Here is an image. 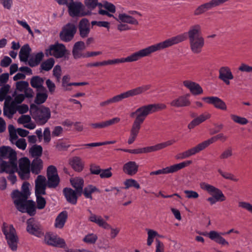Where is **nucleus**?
I'll return each instance as SVG.
<instances>
[{
  "mask_svg": "<svg viewBox=\"0 0 252 252\" xmlns=\"http://www.w3.org/2000/svg\"><path fill=\"white\" fill-rule=\"evenodd\" d=\"M90 215L88 220L91 222L96 223L99 227H102L105 229H110V237L112 239H114L120 232V229L118 228H113L101 216L95 215L91 211H89Z\"/></svg>",
  "mask_w": 252,
  "mask_h": 252,
  "instance_id": "8",
  "label": "nucleus"
},
{
  "mask_svg": "<svg viewBox=\"0 0 252 252\" xmlns=\"http://www.w3.org/2000/svg\"><path fill=\"white\" fill-rule=\"evenodd\" d=\"M191 160H186L183 162L173 164L170 166L166 167L161 169L151 172L150 175H159V174H167L173 173L178 171L179 170L189 166L192 163Z\"/></svg>",
  "mask_w": 252,
  "mask_h": 252,
  "instance_id": "10",
  "label": "nucleus"
},
{
  "mask_svg": "<svg viewBox=\"0 0 252 252\" xmlns=\"http://www.w3.org/2000/svg\"><path fill=\"white\" fill-rule=\"evenodd\" d=\"M0 101H2L4 99H7L6 98V95L8 93L10 89V86L8 84H6L5 85H3L0 86Z\"/></svg>",
  "mask_w": 252,
  "mask_h": 252,
  "instance_id": "52",
  "label": "nucleus"
},
{
  "mask_svg": "<svg viewBox=\"0 0 252 252\" xmlns=\"http://www.w3.org/2000/svg\"><path fill=\"white\" fill-rule=\"evenodd\" d=\"M27 224V231L30 234L37 237H41L44 235L42 226L39 222L35 221L33 218L28 220Z\"/></svg>",
  "mask_w": 252,
  "mask_h": 252,
  "instance_id": "16",
  "label": "nucleus"
},
{
  "mask_svg": "<svg viewBox=\"0 0 252 252\" xmlns=\"http://www.w3.org/2000/svg\"><path fill=\"white\" fill-rule=\"evenodd\" d=\"M84 3L86 7L91 11L94 9L97 6L100 5L98 0H84Z\"/></svg>",
  "mask_w": 252,
  "mask_h": 252,
  "instance_id": "57",
  "label": "nucleus"
},
{
  "mask_svg": "<svg viewBox=\"0 0 252 252\" xmlns=\"http://www.w3.org/2000/svg\"><path fill=\"white\" fill-rule=\"evenodd\" d=\"M208 147L206 140L197 144L196 146L190 148L194 155L199 153Z\"/></svg>",
  "mask_w": 252,
  "mask_h": 252,
  "instance_id": "47",
  "label": "nucleus"
},
{
  "mask_svg": "<svg viewBox=\"0 0 252 252\" xmlns=\"http://www.w3.org/2000/svg\"><path fill=\"white\" fill-rule=\"evenodd\" d=\"M238 206L240 208L246 209L252 214V205L251 203L245 201H239Z\"/></svg>",
  "mask_w": 252,
  "mask_h": 252,
  "instance_id": "61",
  "label": "nucleus"
},
{
  "mask_svg": "<svg viewBox=\"0 0 252 252\" xmlns=\"http://www.w3.org/2000/svg\"><path fill=\"white\" fill-rule=\"evenodd\" d=\"M138 165L135 161H130L125 163L123 168L125 173L133 176L136 174L138 171Z\"/></svg>",
  "mask_w": 252,
  "mask_h": 252,
  "instance_id": "33",
  "label": "nucleus"
},
{
  "mask_svg": "<svg viewBox=\"0 0 252 252\" xmlns=\"http://www.w3.org/2000/svg\"><path fill=\"white\" fill-rule=\"evenodd\" d=\"M42 93H38L36 94L34 102L37 104H40L44 103L47 98L48 94L46 90Z\"/></svg>",
  "mask_w": 252,
  "mask_h": 252,
  "instance_id": "51",
  "label": "nucleus"
},
{
  "mask_svg": "<svg viewBox=\"0 0 252 252\" xmlns=\"http://www.w3.org/2000/svg\"><path fill=\"white\" fill-rule=\"evenodd\" d=\"M31 49L28 44L23 46L19 52V58L21 62H26L29 57Z\"/></svg>",
  "mask_w": 252,
  "mask_h": 252,
  "instance_id": "42",
  "label": "nucleus"
},
{
  "mask_svg": "<svg viewBox=\"0 0 252 252\" xmlns=\"http://www.w3.org/2000/svg\"><path fill=\"white\" fill-rule=\"evenodd\" d=\"M200 187L202 189L213 195L207 199L210 204L213 205L218 201L222 202L226 200V197L222 191L215 186L205 182H202L200 183Z\"/></svg>",
  "mask_w": 252,
  "mask_h": 252,
  "instance_id": "7",
  "label": "nucleus"
},
{
  "mask_svg": "<svg viewBox=\"0 0 252 252\" xmlns=\"http://www.w3.org/2000/svg\"><path fill=\"white\" fill-rule=\"evenodd\" d=\"M43 57L44 54L41 52L32 56L28 61L29 65L32 67L36 66L41 61Z\"/></svg>",
  "mask_w": 252,
  "mask_h": 252,
  "instance_id": "43",
  "label": "nucleus"
},
{
  "mask_svg": "<svg viewBox=\"0 0 252 252\" xmlns=\"http://www.w3.org/2000/svg\"><path fill=\"white\" fill-rule=\"evenodd\" d=\"M29 83L27 81H18L16 83V89L20 92H32V89L29 88Z\"/></svg>",
  "mask_w": 252,
  "mask_h": 252,
  "instance_id": "46",
  "label": "nucleus"
},
{
  "mask_svg": "<svg viewBox=\"0 0 252 252\" xmlns=\"http://www.w3.org/2000/svg\"><path fill=\"white\" fill-rule=\"evenodd\" d=\"M227 139V137L224 135L223 133H220L215 136L211 137L210 139L206 140V142L208 146L216 142L217 140H220L222 142L225 141Z\"/></svg>",
  "mask_w": 252,
  "mask_h": 252,
  "instance_id": "49",
  "label": "nucleus"
},
{
  "mask_svg": "<svg viewBox=\"0 0 252 252\" xmlns=\"http://www.w3.org/2000/svg\"><path fill=\"white\" fill-rule=\"evenodd\" d=\"M211 115L208 112H204L197 117L192 120L188 125V127L189 129H193L196 126L211 118Z\"/></svg>",
  "mask_w": 252,
  "mask_h": 252,
  "instance_id": "30",
  "label": "nucleus"
},
{
  "mask_svg": "<svg viewBox=\"0 0 252 252\" xmlns=\"http://www.w3.org/2000/svg\"><path fill=\"white\" fill-rule=\"evenodd\" d=\"M17 111V108L16 107V104H14V102L9 103L8 99H6L3 107V115L7 117L9 119H11Z\"/></svg>",
  "mask_w": 252,
  "mask_h": 252,
  "instance_id": "29",
  "label": "nucleus"
},
{
  "mask_svg": "<svg viewBox=\"0 0 252 252\" xmlns=\"http://www.w3.org/2000/svg\"><path fill=\"white\" fill-rule=\"evenodd\" d=\"M189 94L179 96L172 100L169 104L173 107L180 108L190 106L191 102L189 99Z\"/></svg>",
  "mask_w": 252,
  "mask_h": 252,
  "instance_id": "20",
  "label": "nucleus"
},
{
  "mask_svg": "<svg viewBox=\"0 0 252 252\" xmlns=\"http://www.w3.org/2000/svg\"><path fill=\"white\" fill-rule=\"evenodd\" d=\"M43 168V161L38 158H35L31 162V171L35 175H37L41 172Z\"/></svg>",
  "mask_w": 252,
  "mask_h": 252,
  "instance_id": "39",
  "label": "nucleus"
},
{
  "mask_svg": "<svg viewBox=\"0 0 252 252\" xmlns=\"http://www.w3.org/2000/svg\"><path fill=\"white\" fill-rule=\"evenodd\" d=\"M17 172L21 179L28 180L30 177L31 161L26 157L20 158L12 162L5 172Z\"/></svg>",
  "mask_w": 252,
  "mask_h": 252,
  "instance_id": "4",
  "label": "nucleus"
},
{
  "mask_svg": "<svg viewBox=\"0 0 252 252\" xmlns=\"http://www.w3.org/2000/svg\"><path fill=\"white\" fill-rule=\"evenodd\" d=\"M116 12L115 6L107 1H104L102 4L100 3L99 5V10L98 13L102 15H107L109 17L115 18V16L112 14Z\"/></svg>",
  "mask_w": 252,
  "mask_h": 252,
  "instance_id": "21",
  "label": "nucleus"
},
{
  "mask_svg": "<svg viewBox=\"0 0 252 252\" xmlns=\"http://www.w3.org/2000/svg\"><path fill=\"white\" fill-rule=\"evenodd\" d=\"M112 102V104L116 103L122 101L123 99H126L127 96L126 92H124L119 94L116 95L111 98H110Z\"/></svg>",
  "mask_w": 252,
  "mask_h": 252,
  "instance_id": "58",
  "label": "nucleus"
},
{
  "mask_svg": "<svg viewBox=\"0 0 252 252\" xmlns=\"http://www.w3.org/2000/svg\"><path fill=\"white\" fill-rule=\"evenodd\" d=\"M63 192L66 200L72 204H76L77 201V192L70 188H64Z\"/></svg>",
  "mask_w": 252,
  "mask_h": 252,
  "instance_id": "36",
  "label": "nucleus"
},
{
  "mask_svg": "<svg viewBox=\"0 0 252 252\" xmlns=\"http://www.w3.org/2000/svg\"><path fill=\"white\" fill-rule=\"evenodd\" d=\"M231 119L236 123L244 125L248 123V120L244 118L236 115L232 114L230 115Z\"/></svg>",
  "mask_w": 252,
  "mask_h": 252,
  "instance_id": "54",
  "label": "nucleus"
},
{
  "mask_svg": "<svg viewBox=\"0 0 252 252\" xmlns=\"http://www.w3.org/2000/svg\"><path fill=\"white\" fill-rule=\"evenodd\" d=\"M30 184L24 182L22 186V191L15 190L12 193V197L17 209L22 213H27L31 216H34L36 213L35 202L27 200L30 195Z\"/></svg>",
  "mask_w": 252,
  "mask_h": 252,
  "instance_id": "2",
  "label": "nucleus"
},
{
  "mask_svg": "<svg viewBox=\"0 0 252 252\" xmlns=\"http://www.w3.org/2000/svg\"><path fill=\"white\" fill-rule=\"evenodd\" d=\"M142 124L133 121L131 128L130 130V136L128 138L127 143L128 144H132L135 140L141 128Z\"/></svg>",
  "mask_w": 252,
  "mask_h": 252,
  "instance_id": "32",
  "label": "nucleus"
},
{
  "mask_svg": "<svg viewBox=\"0 0 252 252\" xmlns=\"http://www.w3.org/2000/svg\"><path fill=\"white\" fill-rule=\"evenodd\" d=\"M97 239V236L96 234L94 233L88 234L86 235L83 241L88 244H94Z\"/></svg>",
  "mask_w": 252,
  "mask_h": 252,
  "instance_id": "56",
  "label": "nucleus"
},
{
  "mask_svg": "<svg viewBox=\"0 0 252 252\" xmlns=\"http://www.w3.org/2000/svg\"><path fill=\"white\" fill-rule=\"evenodd\" d=\"M202 99L207 103L212 104L214 106L218 109L221 110H226L227 106L225 103L220 98L217 96L204 97Z\"/></svg>",
  "mask_w": 252,
  "mask_h": 252,
  "instance_id": "22",
  "label": "nucleus"
},
{
  "mask_svg": "<svg viewBox=\"0 0 252 252\" xmlns=\"http://www.w3.org/2000/svg\"><path fill=\"white\" fill-rule=\"evenodd\" d=\"M176 142L175 140H170L165 142L159 143L154 146L145 147L146 153L154 152L160 150L166 147L172 145Z\"/></svg>",
  "mask_w": 252,
  "mask_h": 252,
  "instance_id": "34",
  "label": "nucleus"
},
{
  "mask_svg": "<svg viewBox=\"0 0 252 252\" xmlns=\"http://www.w3.org/2000/svg\"><path fill=\"white\" fill-rule=\"evenodd\" d=\"M78 29L82 38L87 37L91 30L89 21L86 18L81 19L79 23Z\"/></svg>",
  "mask_w": 252,
  "mask_h": 252,
  "instance_id": "26",
  "label": "nucleus"
},
{
  "mask_svg": "<svg viewBox=\"0 0 252 252\" xmlns=\"http://www.w3.org/2000/svg\"><path fill=\"white\" fill-rule=\"evenodd\" d=\"M44 82V80L43 78L35 76L31 78L30 83L32 87L36 89L37 91H45L46 89L43 86Z\"/></svg>",
  "mask_w": 252,
  "mask_h": 252,
  "instance_id": "40",
  "label": "nucleus"
},
{
  "mask_svg": "<svg viewBox=\"0 0 252 252\" xmlns=\"http://www.w3.org/2000/svg\"><path fill=\"white\" fill-rule=\"evenodd\" d=\"M233 156V150L231 147L225 149L220 155V158L225 160L231 158Z\"/></svg>",
  "mask_w": 252,
  "mask_h": 252,
  "instance_id": "55",
  "label": "nucleus"
},
{
  "mask_svg": "<svg viewBox=\"0 0 252 252\" xmlns=\"http://www.w3.org/2000/svg\"><path fill=\"white\" fill-rule=\"evenodd\" d=\"M67 50L65 46L61 43H57L51 45L46 50L45 54L48 56H52L56 58H61L66 54Z\"/></svg>",
  "mask_w": 252,
  "mask_h": 252,
  "instance_id": "15",
  "label": "nucleus"
},
{
  "mask_svg": "<svg viewBox=\"0 0 252 252\" xmlns=\"http://www.w3.org/2000/svg\"><path fill=\"white\" fill-rule=\"evenodd\" d=\"M92 26L96 25L99 27H104L107 28L108 30L110 28V23L106 21H93L91 22Z\"/></svg>",
  "mask_w": 252,
  "mask_h": 252,
  "instance_id": "63",
  "label": "nucleus"
},
{
  "mask_svg": "<svg viewBox=\"0 0 252 252\" xmlns=\"http://www.w3.org/2000/svg\"><path fill=\"white\" fill-rule=\"evenodd\" d=\"M98 191V189L95 186L89 185L84 188L82 192L86 198L92 200L93 197L92 194L95 191Z\"/></svg>",
  "mask_w": 252,
  "mask_h": 252,
  "instance_id": "44",
  "label": "nucleus"
},
{
  "mask_svg": "<svg viewBox=\"0 0 252 252\" xmlns=\"http://www.w3.org/2000/svg\"><path fill=\"white\" fill-rule=\"evenodd\" d=\"M125 186V189H128L131 187H134L136 189H139L140 186L139 184L134 179H126L124 183Z\"/></svg>",
  "mask_w": 252,
  "mask_h": 252,
  "instance_id": "50",
  "label": "nucleus"
},
{
  "mask_svg": "<svg viewBox=\"0 0 252 252\" xmlns=\"http://www.w3.org/2000/svg\"><path fill=\"white\" fill-rule=\"evenodd\" d=\"M14 143L16 146L22 150L26 149L27 147V143L26 140L24 138H20L16 140Z\"/></svg>",
  "mask_w": 252,
  "mask_h": 252,
  "instance_id": "62",
  "label": "nucleus"
},
{
  "mask_svg": "<svg viewBox=\"0 0 252 252\" xmlns=\"http://www.w3.org/2000/svg\"><path fill=\"white\" fill-rule=\"evenodd\" d=\"M50 110L47 107H41L38 109L36 112L33 119L39 125H44L50 118Z\"/></svg>",
  "mask_w": 252,
  "mask_h": 252,
  "instance_id": "19",
  "label": "nucleus"
},
{
  "mask_svg": "<svg viewBox=\"0 0 252 252\" xmlns=\"http://www.w3.org/2000/svg\"><path fill=\"white\" fill-rule=\"evenodd\" d=\"M67 217L68 214L66 211L61 212L55 219L54 226L56 228H63L67 220Z\"/></svg>",
  "mask_w": 252,
  "mask_h": 252,
  "instance_id": "38",
  "label": "nucleus"
},
{
  "mask_svg": "<svg viewBox=\"0 0 252 252\" xmlns=\"http://www.w3.org/2000/svg\"><path fill=\"white\" fill-rule=\"evenodd\" d=\"M55 64V60L53 58H49L40 64V69L48 71L52 69Z\"/></svg>",
  "mask_w": 252,
  "mask_h": 252,
  "instance_id": "45",
  "label": "nucleus"
},
{
  "mask_svg": "<svg viewBox=\"0 0 252 252\" xmlns=\"http://www.w3.org/2000/svg\"><path fill=\"white\" fill-rule=\"evenodd\" d=\"M151 87V85L147 84L128 90L125 92L127 98L134 97L144 94L145 92L149 90Z\"/></svg>",
  "mask_w": 252,
  "mask_h": 252,
  "instance_id": "25",
  "label": "nucleus"
},
{
  "mask_svg": "<svg viewBox=\"0 0 252 252\" xmlns=\"http://www.w3.org/2000/svg\"><path fill=\"white\" fill-rule=\"evenodd\" d=\"M5 239L9 248L13 252L18 250L19 238L13 226H10V233L6 234Z\"/></svg>",
  "mask_w": 252,
  "mask_h": 252,
  "instance_id": "18",
  "label": "nucleus"
},
{
  "mask_svg": "<svg viewBox=\"0 0 252 252\" xmlns=\"http://www.w3.org/2000/svg\"><path fill=\"white\" fill-rule=\"evenodd\" d=\"M76 32V27L73 23H68L63 27L60 33L61 39L64 42L71 41Z\"/></svg>",
  "mask_w": 252,
  "mask_h": 252,
  "instance_id": "14",
  "label": "nucleus"
},
{
  "mask_svg": "<svg viewBox=\"0 0 252 252\" xmlns=\"http://www.w3.org/2000/svg\"><path fill=\"white\" fill-rule=\"evenodd\" d=\"M229 0H211L198 6L194 11L195 16L200 15L214 7L219 6Z\"/></svg>",
  "mask_w": 252,
  "mask_h": 252,
  "instance_id": "13",
  "label": "nucleus"
},
{
  "mask_svg": "<svg viewBox=\"0 0 252 252\" xmlns=\"http://www.w3.org/2000/svg\"><path fill=\"white\" fill-rule=\"evenodd\" d=\"M72 186L75 189L76 192L81 195L83 192L84 180L80 177H76L70 180Z\"/></svg>",
  "mask_w": 252,
  "mask_h": 252,
  "instance_id": "41",
  "label": "nucleus"
},
{
  "mask_svg": "<svg viewBox=\"0 0 252 252\" xmlns=\"http://www.w3.org/2000/svg\"><path fill=\"white\" fill-rule=\"evenodd\" d=\"M68 9V13L70 16H84L90 14V12L84 11V6L80 2H71L67 7Z\"/></svg>",
  "mask_w": 252,
  "mask_h": 252,
  "instance_id": "17",
  "label": "nucleus"
},
{
  "mask_svg": "<svg viewBox=\"0 0 252 252\" xmlns=\"http://www.w3.org/2000/svg\"><path fill=\"white\" fill-rule=\"evenodd\" d=\"M221 234L224 235L225 233H220L213 230L210 231L207 235L211 240L214 241L216 243L222 246H228L229 243L221 236Z\"/></svg>",
  "mask_w": 252,
  "mask_h": 252,
  "instance_id": "28",
  "label": "nucleus"
},
{
  "mask_svg": "<svg viewBox=\"0 0 252 252\" xmlns=\"http://www.w3.org/2000/svg\"><path fill=\"white\" fill-rule=\"evenodd\" d=\"M46 178L42 175L37 176L35 180V194L36 197L37 208L43 209L46 202L45 198L41 196L46 194Z\"/></svg>",
  "mask_w": 252,
  "mask_h": 252,
  "instance_id": "6",
  "label": "nucleus"
},
{
  "mask_svg": "<svg viewBox=\"0 0 252 252\" xmlns=\"http://www.w3.org/2000/svg\"><path fill=\"white\" fill-rule=\"evenodd\" d=\"M219 78L226 85L230 84V80L233 79L234 77L230 68L227 66L220 67L219 70Z\"/></svg>",
  "mask_w": 252,
  "mask_h": 252,
  "instance_id": "23",
  "label": "nucleus"
},
{
  "mask_svg": "<svg viewBox=\"0 0 252 252\" xmlns=\"http://www.w3.org/2000/svg\"><path fill=\"white\" fill-rule=\"evenodd\" d=\"M43 236V242L46 245L61 248H64L66 246L65 241L56 234L47 232Z\"/></svg>",
  "mask_w": 252,
  "mask_h": 252,
  "instance_id": "12",
  "label": "nucleus"
},
{
  "mask_svg": "<svg viewBox=\"0 0 252 252\" xmlns=\"http://www.w3.org/2000/svg\"><path fill=\"white\" fill-rule=\"evenodd\" d=\"M47 181L46 180V188H55L59 184L60 179L57 169L55 166L50 165L47 169Z\"/></svg>",
  "mask_w": 252,
  "mask_h": 252,
  "instance_id": "11",
  "label": "nucleus"
},
{
  "mask_svg": "<svg viewBox=\"0 0 252 252\" xmlns=\"http://www.w3.org/2000/svg\"><path fill=\"white\" fill-rule=\"evenodd\" d=\"M69 164L71 167L76 171H81L84 166V163L82 158L78 156H75L69 160Z\"/></svg>",
  "mask_w": 252,
  "mask_h": 252,
  "instance_id": "35",
  "label": "nucleus"
},
{
  "mask_svg": "<svg viewBox=\"0 0 252 252\" xmlns=\"http://www.w3.org/2000/svg\"><path fill=\"white\" fill-rule=\"evenodd\" d=\"M86 48L85 43L83 41L76 42L73 47L72 55L75 59L85 58V53L83 52Z\"/></svg>",
  "mask_w": 252,
  "mask_h": 252,
  "instance_id": "27",
  "label": "nucleus"
},
{
  "mask_svg": "<svg viewBox=\"0 0 252 252\" xmlns=\"http://www.w3.org/2000/svg\"><path fill=\"white\" fill-rule=\"evenodd\" d=\"M184 192L186 194V197L189 199H196L199 197L198 193L192 190H185Z\"/></svg>",
  "mask_w": 252,
  "mask_h": 252,
  "instance_id": "60",
  "label": "nucleus"
},
{
  "mask_svg": "<svg viewBox=\"0 0 252 252\" xmlns=\"http://www.w3.org/2000/svg\"><path fill=\"white\" fill-rule=\"evenodd\" d=\"M180 37V36H177L153 44L134 52L126 58L103 61V66L137 61L141 58L149 56L153 53L169 48L172 45L181 41Z\"/></svg>",
  "mask_w": 252,
  "mask_h": 252,
  "instance_id": "1",
  "label": "nucleus"
},
{
  "mask_svg": "<svg viewBox=\"0 0 252 252\" xmlns=\"http://www.w3.org/2000/svg\"><path fill=\"white\" fill-rule=\"evenodd\" d=\"M189 43L191 52L194 54H199L202 51L205 41L202 37L189 40Z\"/></svg>",
  "mask_w": 252,
  "mask_h": 252,
  "instance_id": "24",
  "label": "nucleus"
},
{
  "mask_svg": "<svg viewBox=\"0 0 252 252\" xmlns=\"http://www.w3.org/2000/svg\"><path fill=\"white\" fill-rule=\"evenodd\" d=\"M166 108L163 103H155L143 105L130 114L131 117H135V121L143 124L146 117L150 114Z\"/></svg>",
  "mask_w": 252,
  "mask_h": 252,
  "instance_id": "3",
  "label": "nucleus"
},
{
  "mask_svg": "<svg viewBox=\"0 0 252 252\" xmlns=\"http://www.w3.org/2000/svg\"><path fill=\"white\" fill-rule=\"evenodd\" d=\"M114 19L119 23H126L135 25L138 24V22L136 19L124 13H120L118 17H115Z\"/></svg>",
  "mask_w": 252,
  "mask_h": 252,
  "instance_id": "37",
  "label": "nucleus"
},
{
  "mask_svg": "<svg viewBox=\"0 0 252 252\" xmlns=\"http://www.w3.org/2000/svg\"><path fill=\"white\" fill-rule=\"evenodd\" d=\"M30 153L33 157L38 158L42 153V148L40 145H34L30 150Z\"/></svg>",
  "mask_w": 252,
  "mask_h": 252,
  "instance_id": "48",
  "label": "nucleus"
},
{
  "mask_svg": "<svg viewBox=\"0 0 252 252\" xmlns=\"http://www.w3.org/2000/svg\"><path fill=\"white\" fill-rule=\"evenodd\" d=\"M147 245L150 246L154 241V239L157 236H158V232L152 229H148Z\"/></svg>",
  "mask_w": 252,
  "mask_h": 252,
  "instance_id": "59",
  "label": "nucleus"
},
{
  "mask_svg": "<svg viewBox=\"0 0 252 252\" xmlns=\"http://www.w3.org/2000/svg\"><path fill=\"white\" fill-rule=\"evenodd\" d=\"M120 118L119 117H115L111 119L104 121L105 127H107L112 125L116 124L120 122Z\"/></svg>",
  "mask_w": 252,
  "mask_h": 252,
  "instance_id": "64",
  "label": "nucleus"
},
{
  "mask_svg": "<svg viewBox=\"0 0 252 252\" xmlns=\"http://www.w3.org/2000/svg\"><path fill=\"white\" fill-rule=\"evenodd\" d=\"M218 173L224 179L230 180L234 182H237L238 179L236 178L235 176L229 172H223L221 169H218Z\"/></svg>",
  "mask_w": 252,
  "mask_h": 252,
  "instance_id": "53",
  "label": "nucleus"
},
{
  "mask_svg": "<svg viewBox=\"0 0 252 252\" xmlns=\"http://www.w3.org/2000/svg\"><path fill=\"white\" fill-rule=\"evenodd\" d=\"M186 34L188 35L189 40L193 39H196L197 38H200V37H203L201 35V26L198 24H196L191 26L189 27L188 32L187 33H182L180 34H178L176 36H173L171 38H169V39H171L172 38L177 37V36H180L181 37L180 38H181V41L177 42L176 43H175V44L172 45L171 46H170V47H171L172 46H173L174 45L177 44H178L180 42H182L185 41V40H186V39L187 38ZM167 39H169V38H168ZM169 47H170V46Z\"/></svg>",
  "mask_w": 252,
  "mask_h": 252,
  "instance_id": "9",
  "label": "nucleus"
},
{
  "mask_svg": "<svg viewBox=\"0 0 252 252\" xmlns=\"http://www.w3.org/2000/svg\"><path fill=\"white\" fill-rule=\"evenodd\" d=\"M0 173L5 172L12 162L17 159L15 151L8 147L3 146L0 148Z\"/></svg>",
  "mask_w": 252,
  "mask_h": 252,
  "instance_id": "5",
  "label": "nucleus"
},
{
  "mask_svg": "<svg viewBox=\"0 0 252 252\" xmlns=\"http://www.w3.org/2000/svg\"><path fill=\"white\" fill-rule=\"evenodd\" d=\"M185 87L189 89L190 92L194 95H198L203 93V90L201 86L197 83L189 80H185L183 82Z\"/></svg>",
  "mask_w": 252,
  "mask_h": 252,
  "instance_id": "31",
  "label": "nucleus"
}]
</instances>
